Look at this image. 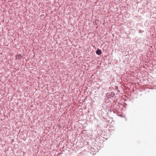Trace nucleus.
Masks as SVG:
<instances>
[{
	"mask_svg": "<svg viewBox=\"0 0 156 156\" xmlns=\"http://www.w3.org/2000/svg\"><path fill=\"white\" fill-rule=\"evenodd\" d=\"M22 58V56L20 54H18L16 56V59L18 60L21 59Z\"/></svg>",
	"mask_w": 156,
	"mask_h": 156,
	"instance_id": "nucleus-1",
	"label": "nucleus"
},
{
	"mask_svg": "<svg viewBox=\"0 0 156 156\" xmlns=\"http://www.w3.org/2000/svg\"><path fill=\"white\" fill-rule=\"evenodd\" d=\"M96 53L98 55H100L101 53V51L100 50H98L96 51Z\"/></svg>",
	"mask_w": 156,
	"mask_h": 156,
	"instance_id": "nucleus-2",
	"label": "nucleus"
}]
</instances>
